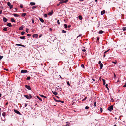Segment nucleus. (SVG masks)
<instances>
[{
    "instance_id": "obj_1",
    "label": "nucleus",
    "mask_w": 126,
    "mask_h": 126,
    "mask_svg": "<svg viewBox=\"0 0 126 126\" xmlns=\"http://www.w3.org/2000/svg\"><path fill=\"white\" fill-rule=\"evenodd\" d=\"M24 96L26 97L27 99H31L32 98V96L30 94L29 96L25 95H24Z\"/></svg>"
},
{
    "instance_id": "obj_2",
    "label": "nucleus",
    "mask_w": 126,
    "mask_h": 126,
    "mask_svg": "<svg viewBox=\"0 0 126 126\" xmlns=\"http://www.w3.org/2000/svg\"><path fill=\"white\" fill-rule=\"evenodd\" d=\"M108 110L110 111H111V110H113V106H110L108 108Z\"/></svg>"
},
{
    "instance_id": "obj_3",
    "label": "nucleus",
    "mask_w": 126,
    "mask_h": 126,
    "mask_svg": "<svg viewBox=\"0 0 126 126\" xmlns=\"http://www.w3.org/2000/svg\"><path fill=\"white\" fill-rule=\"evenodd\" d=\"M68 1V0H66L65 1H61L60 2V4H62L64 3H66Z\"/></svg>"
},
{
    "instance_id": "obj_4",
    "label": "nucleus",
    "mask_w": 126,
    "mask_h": 126,
    "mask_svg": "<svg viewBox=\"0 0 126 126\" xmlns=\"http://www.w3.org/2000/svg\"><path fill=\"white\" fill-rule=\"evenodd\" d=\"M27 72V70H23L21 71V73H26Z\"/></svg>"
},
{
    "instance_id": "obj_5",
    "label": "nucleus",
    "mask_w": 126,
    "mask_h": 126,
    "mask_svg": "<svg viewBox=\"0 0 126 126\" xmlns=\"http://www.w3.org/2000/svg\"><path fill=\"white\" fill-rule=\"evenodd\" d=\"M14 111L16 113L18 114L19 115H20L21 114L20 112H19L17 110H16L15 109L14 110Z\"/></svg>"
},
{
    "instance_id": "obj_6",
    "label": "nucleus",
    "mask_w": 126,
    "mask_h": 126,
    "mask_svg": "<svg viewBox=\"0 0 126 126\" xmlns=\"http://www.w3.org/2000/svg\"><path fill=\"white\" fill-rule=\"evenodd\" d=\"M25 87L26 88H27V89L29 90H30L31 89V88L29 86H28L27 85H25Z\"/></svg>"
},
{
    "instance_id": "obj_7",
    "label": "nucleus",
    "mask_w": 126,
    "mask_h": 126,
    "mask_svg": "<svg viewBox=\"0 0 126 126\" xmlns=\"http://www.w3.org/2000/svg\"><path fill=\"white\" fill-rule=\"evenodd\" d=\"M8 20L5 17H4L3 18V22H6Z\"/></svg>"
},
{
    "instance_id": "obj_8",
    "label": "nucleus",
    "mask_w": 126,
    "mask_h": 126,
    "mask_svg": "<svg viewBox=\"0 0 126 126\" xmlns=\"http://www.w3.org/2000/svg\"><path fill=\"white\" fill-rule=\"evenodd\" d=\"M53 11L52 10L48 13V15H51L53 14Z\"/></svg>"
},
{
    "instance_id": "obj_9",
    "label": "nucleus",
    "mask_w": 126,
    "mask_h": 126,
    "mask_svg": "<svg viewBox=\"0 0 126 126\" xmlns=\"http://www.w3.org/2000/svg\"><path fill=\"white\" fill-rule=\"evenodd\" d=\"M32 36H33V37H35L36 38H37V37L38 35L37 34H33L32 35Z\"/></svg>"
},
{
    "instance_id": "obj_10",
    "label": "nucleus",
    "mask_w": 126,
    "mask_h": 126,
    "mask_svg": "<svg viewBox=\"0 0 126 126\" xmlns=\"http://www.w3.org/2000/svg\"><path fill=\"white\" fill-rule=\"evenodd\" d=\"M39 19L40 21L42 23H43L44 22V21L42 18H40Z\"/></svg>"
},
{
    "instance_id": "obj_11",
    "label": "nucleus",
    "mask_w": 126,
    "mask_h": 126,
    "mask_svg": "<svg viewBox=\"0 0 126 126\" xmlns=\"http://www.w3.org/2000/svg\"><path fill=\"white\" fill-rule=\"evenodd\" d=\"M30 4L31 6L34 5H35V3L34 2H31L30 3Z\"/></svg>"
},
{
    "instance_id": "obj_12",
    "label": "nucleus",
    "mask_w": 126,
    "mask_h": 126,
    "mask_svg": "<svg viewBox=\"0 0 126 126\" xmlns=\"http://www.w3.org/2000/svg\"><path fill=\"white\" fill-rule=\"evenodd\" d=\"M7 25L9 27H11L12 26L11 24L10 23H8Z\"/></svg>"
},
{
    "instance_id": "obj_13",
    "label": "nucleus",
    "mask_w": 126,
    "mask_h": 126,
    "mask_svg": "<svg viewBox=\"0 0 126 126\" xmlns=\"http://www.w3.org/2000/svg\"><path fill=\"white\" fill-rule=\"evenodd\" d=\"M104 31L101 30H100V31H99V32H98V33L99 34H102V33H103L104 32Z\"/></svg>"
},
{
    "instance_id": "obj_14",
    "label": "nucleus",
    "mask_w": 126,
    "mask_h": 126,
    "mask_svg": "<svg viewBox=\"0 0 126 126\" xmlns=\"http://www.w3.org/2000/svg\"><path fill=\"white\" fill-rule=\"evenodd\" d=\"M105 11L104 10H103L102 11H101V15H103L105 13Z\"/></svg>"
},
{
    "instance_id": "obj_15",
    "label": "nucleus",
    "mask_w": 126,
    "mask_h": 126,
    "mask_svg": "<svg viewBox=\"0 0 126 126\" xmlns=\"http://www.w3.org/2000/svg\"><path fill=\"white\" fill-rule=\"evenodd\" d=\"M52 92L53 94L55 95H57L58 94L55 91H54V92L52 91Z\"/></svg>"
},
{
    "instance_id": "obj_16",
    "label": "nucleus",
    "mask_w": 126,
    "mask_h": 126,
    "mask_svg": "<svg viewBox=\"0 0 126 126\" xmlns=\"http://www.w3.org/2000/svg\"><path fill=\"white\" fill-rule=\"evenodd\" d=\"M102 79L103 81V85H104L105 84V83H106L105 80V79Z\"/></svg>"
},
{
    "instance_id": "obj_17",
    "label": "nucleus",
    "mask_w": 126,
    "mask_h": 126,
    "mask_svg": "<svg viewBox=\"0 0 126 126\" xmlns=\"http://www.w3.org/2000/svg\"><path fill=\"white\" fill-rule=\"evenodd\" d=\"M20 38L22 39H25V36H20Z\"/></svg>"
},
{
    "instance_id": "obj_18",
    "label": "nucleus",
    "mask_w": 126,
    "mask_h": 126,
    "mask_svg": "<svg viewBox=\"0 0 126 126\" xmlns=\"http://www.w3.org/2000/svg\"><path fill=\"white\" fill-rule=\"evenodd\" d=\"M23 27L22 26H21L19 29V30H22L23 29Z\"/></svg>"
},
{
    "instance_id": "obj_19",
    "label": "nucleus",
    "mask_w": 126,
    "mask_h": 126,
    "mask_svg": "<svg viewBox=\"0 0 126 126\" xmlns=\"http://www.w3.org/2000/svg\"><path fill=\"white\" fill-rule=\"evenodd\" d=\"M14 16L15 17H18L19 15H18L17 14H13Z\"/></svg>"
},
{
    "instance_id": "obj_20",
    "label": "nucleus",
    "mask_w": 126,
    "mask_h": 126,
    "mask_svg": "<svg viewBox=\"0 0 126 126\" xmlns=\"http://www.w3.org/2000/svg\"><path fill=\"white\" fill-rule=\"evenodd\" d=\"M100 69H102L103 66V64L102 63L100 64Z\"/></svg>"
},
{
    "instance_id": "obj_21",
    "label": "nucleus",
    "mask_w": 126,
    "mask_h": 126,
    "mask_svg": "<svg viewBox=\"0 0 126 126\" xmlns=\"http://www.w3.org/2000/svg\"><path fill=\"white\" fill-rule=\"evenodd\" d=\"M26 15V14L25 13H24L22 14V16H23L24 17Z\"/></svg>"
},
{
    "instance_id": "obj_22",
    "label": "nucleus",
    "mask_w": 126,
    "mask_h": 126,
    "mask_svg": "<svg viewBox=\"0 0 126 126\" xmlns=\"http://www.w3.org/2000/svg\"><path fill=\"white\" fill-rule=\"evenodd\" d=\"M78 17H79V18L80 20H82V17L80 16H79Z\"/></svg>"
},
{
    "instance_id": "obj_23",
    "label": "nucleus",
    "mask_w": 126,
    "mask_h": 126,
    "mask_svg": "<svg viewBox=\"0 0 126 126\" xmlns=\"http://www.w3.org/2000/svg\"><path fill=\"white\" fill-rule=\"evenodd\" d=\"M11 20L12 22H15V21L13 18H11Z\"/></svg>"
},
{
    "instance_id": "obj_24",
    "label": "nucleus",
    "mask_w": 126,
    "mask_h": 126,
    "mask_svg": "<svg viewBox=\"0 0 126 126\" xmlns=\"http://www.w3.org/2000/svg\"><path fill=\"white\" fill-rule=\"evenodd\" d=\"M36 97H37V98H38V99H39L41 101H42V99L41 98H40L38 96H36Z\"/></svg>"
},
{
    "instance_id": "obj_25",
    "label": "nucleus",
    "mask_w": 126,
    "mask_h": 126,
    "mask_svg": "<svg viewBox=\"0 0 126 126\" xmlns=\"http://www.w3.org/2000/svg\"><path fill=\"white\" fill-rule=\"evenodd\" d=\"M40 95L42 97H44L45 98H46L47 97L46 96H44L42 94H40Z\"/></svg>"
},
{
    "instance_id": "obj_26",
    "label": "nucleus",
    "mask_w": 126,
    "mask_h": 126,
    "mask_svg": "<svg viewBox=\"0 0 126 126\" xmlns=\"http://www.w3.org/2000/svg\"><path fill=\"white\" fill-rule=\"evenodd\" d=\"M2 116L4 117L5 115H6V114L5 112H3L2 113Z\"/></svg>"
},
{
    "instance_id": "obj_27",
    "label": "nucleus",
    "mask_w": 126,
    "mask_h": 126,
    "mask_svg": "<svg viewBox=\"0 0 126 126\" xmlns=\"http://www.w3.org/2000/svg\"><path fill=\"white\" fill-rule=\"evenodd\" d=\"M64 28H67V25L66 24H64Z\"/></svg>"
},
{
    "instance_id": "obj_28",
    "label": "nucleus",
    "mask_w": 126,
    "mask_h": 126,
    "mask_svg": "<svg viewBox=\"0 0 126 126\" xmlns=\"http://www.w3.org/2000/svg\"><path fill=\"white\" fill-rule=\"evenodd\" d=\"M7 5L8 6H10V5H11L10 3L9 2H8L7 3Z\"/></svg>"
},
{
    "instance_id": "obj_29",
    "label": "nucleus",
    "mask_w": 126,
    "mask_h": 126,
    "mask_svg": "<svg viewBox=\"0 0 126 126\" xmlns=\"http://www.w3.org/2000/svg\"><path fill=\"white\" fill-rule=\"evenodd\" d=\"M31 79V77H27V80H29Z\"/></svg>"
},
{
    "instance_id": "obj_30",
    "label": "nucleus",
    "mask_w": 126,
    "mask_h": 126,
    "mask_svg": "<svg viewBox=\"0 0 126 126\" xmlns=\"http://www.w3.org/2000/svg\"><path fill=\"white\" fill-rule=\"evenodd\" d=\"M3 30L4 31H7V29L6 28H5L3 29Z\"/></svg>"
},
{
    "instance_id": "obj_31",
    "label": "nucleus",
    "mask_w": 126,
    "mask_h": 126,
    "mask_svg": "<svg viewBox=\"0 0 126 126\" xmlns=\"http://www.w3.org/2000/svg\"><path fill=\"white\" fill-rule=\"evenodd\" d=\"M108 84H106L105 85V86H106V88H107V89L109 90V89L108 88Z\"/></svg>"
},
{
    "instance_id": "obj_32",
    "label": "nucleus",
    "mask_w": 126,
    "mask_h": 126,
    "mask_svg": "<svg viewBox=\"0 0 126 126\" xmlns=\"http://www.w3.org/2000/svg\"><path fill=\"white\" fill-rule=\"evenodd\" d=\"M123 30V31H125L126 30V27H123L122 28Z\"/></svg>"
},
{
    "instance_id": "obj_33",
    "label": "nucleus",
    "mask_w": 126,
    "mask_h": 126,
    "mask_svg": "<svg viewBox=\"0 0 126 126\" xmlns=\"http://www.w3.org/2000/svg\"><path fill=\"white\" fill-rule=\"evenodd\" d=\"M89 107L88 106H86L85 107V109L86 110H87L89 109Z\"/></svg>"
},
{
    "instance_id": "obj_34",
    "label": "nucleus",
    "mask_w": 126,
    "mask_h": 126,
    "mask_svg": "<svg viewBox=\"0 0 126 126\" xmlns=\"http://www.w3.org/2000/svg\"><path fill=\"white\" fill-rule=\"evenodd\" d=\"M29 29L27 28H26V31L27 33H28L29 32Z\"/></svg>"
},
{
    "instance_id": "obj_35",
    "label": "nucleus",
    "mask_w": 126,
    "mask_h": 126,
    "mask_svg": "<svg viewBox=\"0 0 126 126\" xmlns=\"http://www.w3.org/2000/svg\"><path fill=\"white\" fill-rule=\"evenodd\" d=\"M62 32L63 33H65L66 32V31L63 30L62 31Z\"/></svg>"
},
{
    "instance_id": "obj_36",
    "label": "nucleus",
    "mask_w": 126,
    "mask_h": 126,
    "mask_svg": "<svg viewBox=\"0 0 126 126\" xmlns=\"http://www.w3.org/2000/svg\"><path fill=\"white\" fill-rule=\"evenodd\" d=\"M24 33H25V32H22L21 33V34L22 35H24Z\"/></svg>"
},
{
    "instance_id": "obj_37",
    "label": "nucleus",
    "mask_w": 126,
    "mask_h": 126,
    "mask_svg": "<svg viewBox=\"0 0 126 126\" xmlns=\"http://www.w3.org/2000/svg\"><path fill=\"white\" fill-rule=\"evenodd\" d=\"M87 97L86 96L85 98H84V99H82V101H85V100L87 99Z\"/></svg>"
},
{
    "instance_id": "obj_38",
    "label": "nucleus",
    "mask_w": 126,
    "mask_h": 126,
    "mask_svg": "<svg viewBox=\"0 0 126 126\" xmlns=\"http://www.w3.org/2000/svg\"><path fill=\"white\" fill-rule=\"evenodd\" d=\"M10 9H11L13 8V5H10V6H9Z\"/></svg>"
},
{
    "instance_id": "obj_39",
    "label": "nucleus",
    "mask_w": 126,
    "mask_h": 126,
    "mask_svg": "<svg viewBox=\"0 0 126 126\" xmlns=\"http://www.w3.org/2000/svg\"><path fill=\"white\" fill-rule=\"evenodd\" d=\"M67 85H68V86H70V85L69 83V82L68 81L67 82Z\"/></svg>"
},
{
    "instance_id": "obj_40",
    "label": "nucleus",
    "mask_w": 126,
    "mask_h": 126,
    "mask_svg": "<svg viewBox=\"0 0 126 126\" xmlns=\"http://www.w3.org/2000/svg\"><path fill=\"white\" fill-rule=\"evenodd\" d=\"M109 49H108V50H107V51H105L104 52V54H105L107 52H108L109 50Z\"/></svg>"
},
{
    "instance_id": "obj_41",
    "label": "nucleus",
    "mask_w": 126,
    "mask_h": 126,
    "mask_svg": "<svg viewBox=\"0 0 126 126\" xmlns=\"http://www.w3.org/2000/svg\"><path fill=\"white\" fill-rule=\"evenodd\" d=\"M57 23L58 24H60V23L59 20H57Z\"/></svg>"
},
{
    "instance_id": "obj_42",
    "label": "nucleus",
    "mask_w": 126,
    "mask_h": 126,
    "mask_svg": "<svg viewBox=\"0 0 126 126\" xmlns=\"http://www.w3.org/2000/svg\"><path fill=\"white\" fill-rule=\"evenodd\" d=\"M36 8V6H33L32 7V9H33Z\"/></svg>"
},
{
    "instance_id": "obj_43",
    "label": "nucleus",
    "mask_w": 126,
    "mask_h": 126,
    "mask_svg": "<svg viewBox=\"0 0 126 126\" xmlns=\"http://www.w3.org/2000/svg\"><path fill=\"white\" fill-rule=\"evenodd\" d=\"M100 111H101V112H102V111H103L101 107L100 108Z\"/></svg>"
},
{
    "instance_id": "obj_44",
    "label": "nucleus",
    "mask_w": 126,
    "mask_h": 126,
    "mask_svg": "<svg viewBox=\"0 0 126 126\" xmlns=\"http://www.w3.org/2000/svg\"><path fill=\"white\" fill-rule=\"evenodd\" d=\"M16 45L17 46H21V45L20 44H16Z\"/></svg>"
},
{
    "instance_id": "obj_45",
    "label": "nucleus",
    "mask_w": 126,
    "mask_h": 126,
    "mask_svg": "<svg viewBox=\"0 0 126 126\" xmlns=\"http://www.w3.org/2000/svg\"><path fill=\"white\" fill-rule=\"evenodd\" d=\"M44 16L45 17H46L47 16V14H45L44 15Z\"/></svg>"
},
{
    "instance_id": "obj_46",
    "label": "nucleus",
    "mask_w": 126,
    "mask_h": 126,
    "mask_svg": "<svg viewBox=\"0 0 126 126\" xmlns=\"http://www.w3.org/2000/svg\"><path fill=\"white\" fill-rule=\"evenodd\" d=\"M32 23L33 24L34 22V21L33 19H32Z\"/></svg>"
},
{
    "instance_id": "obj_47",
    "label": "nucleus",
    "mask_w": 126,
    "mask_h": 126,
    "mask_svg": "<svg viewBox=\"0 0 126 126\" xmlns=\"http://www.w3.org/2000/svg\"><path fill=\"white\" fill-rule=\"evenodd\" d=\"M3 57V56H0V60H1Z\"/></svg>"
},
{
    "instance_id": "obj_48",
    "label": "nucleus",
    "mask_w": 126,
    "mask_h": 126,
    "mask_svg": "<svg viewBox=\"0 0 126 126\" xmlns=\"http://www.w3.org/2000/svg\"><path fill=\"white\" fill-rule=\"evenodd\" d=\"M94 107H96V102H94Z\"/></svg>"
},
{
    "instance_id": "obj_49",
    "label": "nucleus",
    "mask_w": 126,
    "mask_h": 126,
    "mask_svg": "<svg viewBox=\"0 0 126 126\" xmlns=\"http://www.w3.org/2000/svg\"><path fill=\"white\" fill-rule=\"evenodd\" d=\"M81 67L82 68H84V66L83 64H82L81 65Z\"/></svg>"
},
{
    "instance_id": "obj_50",
    "label": "nucleus",
    "mask_w": 126,
    "mask_h": 126,
    "mask_svg": "<svg viewBox=\"0 0 126 126\" xmlns=\"http://www.w3.org/2000/svg\"><path fill=\"white\" fill-rule=\"evenodd\" d=\"M59 102H61L62 103H64V102L63 101H62L61 100H59Z\"/></svg>"
},
{
    "instance_id": "obj_51",
    "label": "nucleus",
    "mask_w": 126,
    "mask_h": 126,
    "mask_svg": "<svg viewBox=\"0 0 126 126\" xmlns=\"http://www.w3.org/2000/svg\"><path fill=\"white\" fill-rule=\"evenodd\" d=\"M123 87H126V83L124 85H123Z\"/></svg>"
},
{
    "instance_id": "obj_52",
    "label": "nucleus",
    "mask_w": 126,
    "mask_h": 126,
    "mask_svg": "<svg viewBox=\"0 0 126 126\" xmlns=\"http://www.w3.org/2000/svg\"><path fill=\"white\" fill-rule=\"evenodd\" d=\"M82 51L84 52H85L86 51V50L85 49H84L82 50Z\"/></svg>"
},
{
    "instance_id": "obj_53",
    "label": "nucleus",
    "mask_w": 126,
    "mask_h": 126,
    "mask_svg": "<svg viewBox=\"0 0 126 126\" xmlns=\"http://www.w3.org/2000/svg\"><path fill=\"white\" fill-rule=\"evenodd\" d=\"M31 34H27V36H30L31 35Z\"/></svg>"
},
{
    "instance_id": "obj_54",
    "label": "nucleus",
    "mask_w": 126,
    "mask_h": 126,
    "mask_svg": "<svg viewBox=\"0 0 126 126\" xmlns=\"http://www.w3.org/2000/svg\"><path fill=\"white\" fill-rule=\"evenodd\" d=\"M101 61H99L98 62V64H101L102 63H101Z\"/></svg>"
},
{
    "instance_id": "obj_55",
    "label": "nucleus",
    "mask_w": 126,
    "mask_h": 126,
    "mask_svg": "<svg viewBox=\"0 0 126 126\" xmlns=\"http://www.w3.org/2000/svg\"><path fill=\"white\" fill-rule=\"evenodd\" d=\"M81 34H80L77 37V38H78V37H80L81 36Z\"/></svg>"
},
{
    "instance_id": "obj_56",
    "label": "nucleus",
    "mask_w": 126,
    "mask_h": 126,
    "mask_svg": "<svg viewBox=\"0 0 126 126\" xmlns=\"http://www.w3.org/2000/svg\"><path fill=\"white\" fill-rule=\"evenodd\" d=\"M27 103H25V107H26L27 106Z\"/></svg>"
},
{
    "instance_id": "obj_57",
    "label": "nucleus",
    "mask_w": 126,
    "mask_h": 126,
    "mask_svg": "<svg viewBox=\"0 0 126 126\" xmlns=\"http://www.w3.org/2000/svg\"><path fill=\"white\" fill-rule=\"evenodd\" d=\"M20 7L21 8H22L23 7V5H21L20 6Z\"/></svg>"
},
{
    "instance_id": "obj_58",
    "label": "nucleus",
    "mask_w": 126,
    "mask_h": 126,
    "mask_svg": "<svg viewBox=\"0 0 126 126\" xmlns=\"http://www.w3.org/2000/svg\"><path fill=\"white\" fill-rule=\"evenodd\" d=\"M99 37H97V40L98 41H99Z\"/></svg>"
},
{
    "instance_id": "obj_59",
    "label": "nucleus",
    "mask_w": 126,
    "mask_h": 126,
    "mask_svg": "<svg viewBox=\"0 0 126 126\" xmlns=\"http://www.w3.org/2000/svg\"><path fill=\"white\" fill-rule=\"evenodd\" d=\"M60 4V2H59V4H57V5L58 6H59L60 5V4Z\"/></svg>"
},
{
    "instance_id": "obj_60",
    "label": "nucleus",
    "mask_w": 126,
    "mask_h": 126,
    "mask_svg": "<svg viewBox=\"0 0 126 126\" xmlns=\"http://www.w3.org/2000/svg\"><path fill=\"white\" fill-rule=\"evenodd\" d=\"M42 36V34H40V35L39 36V37H41V36Z\"/></svg>"
},
{
    "instance_id": "obj_61",
    "label": "nucleus",
    "mask_w": 126,
    "mask_h": 126,
    "mask_svg": "<svg viewBox=\"0 0 126 126\" xmlns=\"http://www.w3.org/2000/svg\"><path fill=\"white\" fill-rule=\"evenodd\" d=\"M55 101L56 102H59V100H55Z\"/></svg>"
},
{
    "instance_id": "obj_62",
    "label": "nucleus",
    "mask_w": 126,
    "mask_h": 126,
    "mask_svg": "<svg viewBox=\"0 0 126 126\" xmlns=\"http://www.w3.org/2000/svg\"><path fill=\"white\" fill-rule=\"evenodd\" d=\"M112 63L114 64H116V63L114 62H112Z\"/></svg>"
},
{
    "instance_id": "obj_63",
    "label": "nucleus",
    "mask_w": 126,
    "mask_h": 126,
    "mask_svg": "<svg viewBox=\"0 0 126 126\" xmlns=\"http://www.w3.org/2000/svg\"><path fill=\"white\" fill-rule=\"evenodd\" d=\"M69 125V124H68V125H67L66 126H68Z\"/></svg>"
},
{
    "instance_id": "obj_64",
    "label": "nucleus",
    "mask_w": 126,
    "mask_h": 126,
    "mask_svg": "<svg viewBox=\"0 0 126 126\" xmlns=\"http://www.w3.org/2000/svg\"><path fill=\"white\" fill-rule=\"evenodd\" d=\"M2 12V10L0 11V14H1Z\"/></svg>"
}]
</instances>
